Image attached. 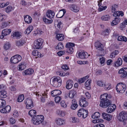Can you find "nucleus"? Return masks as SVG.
<instances>
[{"label":"nucleus","instance_id":"47","mask_svg":"<svg viewBox=\"0 0 127 127\" xmlns=\"http://www.w3.org/2000/svg\"><path fill=\"white\" fill-rule=\"evenodd\" d=\"M55 27L56 26L58 28L60 29L62 25V23L60 21H57L55 22Z\"/></svg>","mask_w":127,"mask_h":127},{"label":"nucleus","instance_id":"24","mask_svg":"<svg viewBox=\"0 0 127 127\" xmlns=\"http://www.w3.org/2000/svg\"><path fill=\"white\" fill-rule=\"evenodd\" d=\"M70 9L72 11L77 12L79 11V8L77 5L75 4H73L71 6Z\"/></svg>","mask_w":127,"mask_h":127},{"label":"nucleus","instance_id":"55","mask_svg":"<svg viewBox=\"0 0 127 127\" xmlns=\"http://www.w3.org/2000/svg\"><path fill=\"white\" fill-rule=\"evenodd\" d=\"M105 83L101 81H98L97 82V84L98 86L101 87H103Z\"/></svg>","mask_w":127,"mask_h":127},{"label":"nucleus","instance_id":"63","mask_svg":"<svg viewBox=\"0 0 127 127\" xmlns=\"http://www.w3.org/2000/svg\"><path fill=\"white\" fill-rule=\"evenodd\" d=\"M78 106L77 104H72L71 105V108L72 109L74 110L77 108Z\"/></svg>","mask_w":127,"mask_h":127},{"label":"nucleus","instance_id":"6","mask_svg":"<svg viewBox=\"0 0 127 127\" xmlns=\"http://www.w3.org/2000/svg\"><path fill=\"white\" fill-rule=\"evenodd\" d=\"M77 115L79 117L82 116L83 118H85L88 115V111L83 108H81L78 110Z\"/></svg>","mask_w":127,"mask_h":127},{"label":"nucleus","instance_id":"35","mask_svg":"<svg viewBox=\"0 0 127 127\" xmlns=\"http://www.w3.org/2000/svg\"><path fill=\"white\" fill-rule=\"evenodd\" d=\"M33 29V27L32 26H30L27 28L26 31L25 32V33L26 34H29L32 31Z\"/></svg>","mask_w":127,"mask_h":127},{"label":"nucleus","instance_id":"20","mask_svg":"<svg viewBox=\"0 0 127 127\" xmlns=\"http://www.w3.org/2000/svg\"><path fill=\"white\" fill-rule=\"evenodd\" d=\"M61 93V92L59 90H55L52 91L51 92L52 96L54 97L59 95Z\"/></svg>","mask_w":127,"mask_h":127},{"label":"nucleus","instance_id":"33","mask_svg":"<svg viewBox=\"0 0 127 127\" xmlns=\"http://www.w3.org/2000/svg\"><path fill=\"white\" fill-rule=\"evenodd\" d=\"M7 96V92L6 91H0V97L2 98H5Z\"/></svg>","mask_w":127,"mask_h":127},{"label":"nucleus","instance_id":"51","mask_svg":"<svg viewBox=\"0 0 127 127\" xmlns=\"http://www.w3.org/2000/svg\"><path fill=\"white\" fill-rule=\"evenodd\" d=\"M99 61L101 64H103V65L105 62V58L104 57H102L101 58H100Z\"/></svg>","mask_w":127,"mask_h":127},{"label":"nucleus","instance_id":"49","mask_svg":"<svg viewBox=\"0 0 127 127\" xmlns=\"http://www.w3.org/2000/svg\"><path fill=\"white\" fill-rule=\"evenodd\" d=\"M13 9L12 7L11 6H9L7 7L6 8V12L7 13H9Z\"/></svg>","mask_w":127,"mask_h":127},{"label":"nucleus","instance_id":"21","mask_svg":"<svg viewBox=\"0 0 127 127\" xmlns=\"http://www.w3.org/2000/svg\"><path fill=\"white\" fill-rule=\"evenodd\" d=\"M24 20L25 22L28 24H30L31 23L32 21V19L30 16L27 15H24Z\"/></svg>","mask_w":127,"mask_h":127},{"label":"nucleus","instance_id":"12","mask_svg":"<svg viewBox=\"0 0 127 127\" xmlns=\"http://www.w3.org/2000/svg\"><path fill=\"white\" fill-rule=\"evenodd\" d=\"M119 73L122 74L121 76L123 78L127 77V68H123L119 71Z\"/></svg>","mask_w":127,"mask_h":127},{"label":"nucleus","instance_id":"61","mask_svg":"<svg viewBox=\"0 0 127 127\" xmlns=\"http://www.w3.org/2000/svg\"><path fill=\"white\" fill-rule=\"evenodd\" d=\"M6 18V16L0 13V21H3V19H5Z\"/></svg>","mask_w":127,"mask_h":127},{"label":"nucleus","instance_id":"34","mask_svg":"<svg viewBox=\"0 0 127 127\" xmlns=\"http://www.w3.org/2000/svg\"><path fill=\"white\" fill-rule=\"evenodd\" d=\"M57 124L60 125H63L64 123V121L63 119L58 118L56 120Z\"/></svg>","mask_w":127,"mask_h":127},{"label":"nucleus","instance_id":"8","mask_svg":"<svg viewBox=\"0 0 127 127\" xmlns=\"http://www.w3.org/2000/svg\"><path fill=\"white\" fill-rule=\"evenodd\" d=\"M22 57L21 56L19 55H17L11 58L10 62L12 63L16 64L20 61Z\"/></svg>","mask_w":127,"mask_h":127},{"label":"nucleus","instance_id":"39","mask_svg":"<svg viewBox=\"0 0 127 127\" xmlns=\"http://www.w3.org/2000/svg\"><path fill=\"white\" fill-rule=\"evenodd\" d=\"M24 103L25 104L27 105V104H33V101L31 98H27L24 101Z\"/></svg>","mask_w":127,"mask_h":127},{"label":"nucleus","instance_id":"41","mask_svg":"<svg viewBox=\"0 0 127 127\" xmlns=\"http://www.w3.org/2000/svg\"><path fill=\"white\" fill-rule=\"evenodd\" d=\"M21 35L18 32H14L12 35L13 37H15L16 38H20Z\"/></svg>","mask_w":127,"mask_h":127},{"label":"nucleus","instance_id":"3","mask_svg":"<svg viewBox=\"0 0 127 127\" xmlns=\"http://www.w3.org/2000/svg\"><path fill=\"white\" fill-rule=\"evenodd\" d=\"M44 119V117L42 115L34 116L32 118V122L34 125H38L42 123Z\"/></svg>","mask_w":127,"mask_h":127},{"label":"nucleus","instance_id":"52","mask_svg":"<svg viewBox=\"0 0 127 127\" xmlns=\"http://www.w3.org/2000/svg\"><path fill=\"white\" fill-rule=\"evenodd\" d=\"M11 22L10 21L7 22H3L2 23V26L3 28L6 27L9 25L10 24Z\"/></svg>","mask_w":127,"mask_h":127},{"label":"nucleus","instance_id":"38","mask_svg":"<svg viewBox=\"0 0 127 127\" xmlns=\"http://www.w3.org/2000/svg\"><path fill=\"white\" fill-rule=\"evenodd\" d=\"M29 114L32 117H33L34 116H36L35 115L36 113V111L35 110H30L29 112Z\"/></svg>","mask_w":127,"mask_h":127},{"label":"nucleus","instance_id":"23","mask_svg":"<svg viewBox=\"0 0 127 127\" xmlns=\"http://www.w3.org/2000/svg\"><path fill=\"white\" fill-rule=\"evenodd\" d=\"M66 13L65 10L63 9L61 10L56 15L57 18H61Z\"/></svg>","mask_w":127,"mask_h":127},{"label":"nucleus","instance_id":"32","mask_svg":"<svg viewBox=\"0 0 127 127\" xmlns=\"http://www.w3.org/2000/svg\"><path fill=\"white\" fill-rule=\"evenodd\" d=\"M91 80L89 79L88 80L86 81L85 83V86L86 87V89L88 90H90V84L91 83Z\"/></svg>","mask_w":127,"mask_h":127},{"label":"nucleus","instance_id":"36","mask_svg":"<svg viewBox=\"0 0 127 127\" xmlns=\"http://www.w3.org/2000/svg\"><path fill=\"white\" fill-rule=\"evenodd\" d=\"M6 105L5 101L2 99H0V108L4 107Z\"/></svg>","mask_w":127,"mask_h":127},{"label":"nucleus","instance_id":"56","mask_svg":"<svg viewBox=\"0 0 127 127\" xmlns=\"http://www.w3.org/2000/svg\"><path fill=\"white\" fill-rule=\"evenodd\" d=\"M126 26V25L125 23H123L120 24L119 28L120 30H122Z\"/></svg>","mask_w":127,"mask_h":127},{"label":"nucleus","instance_id":"30","mask_svg":"<svg viewBox=\"0 0 127 127\" xmlns=\"http://www.w3.org/2000/svg\"><path fill=\"white\" fill-rule=\"evenodd\" d=\"M103 87L105 90H109L111 88V84L110 83H105Z\"/></svg>","mask_w":127,"mask_h":127},{"label":"nucleus","instance_id":"59","mask_svg":"<svg viewBox=\"0 0 127 127\" xmlns=\"http://www.w3.org/2000/svg\"><path fill=\"white\" fill-rule=\"evenodd\" d=\"M5 108V112L7 113L10 111L11 109V107L9 105H7L4 107Z\"/></svg>","mask_w":127,"mask_h":127},{"label":"nucleus","instance_id":"1","mask_svg":"<svg viewBox=\"0 0 127 127\" xmlns=\"http://www.w3.org/2000/svg\"><path fill=\"white\" fill-rule=\"evenodd\" d=\"M108 95L107 94L105 93L101 95L100 96V106L103 108H106L111 104V101L108 99Z\"/></svg>","mask_w":127,"mask_h":127},{"label":"nucleus","instance_id":"31","mask_svg":"<svg viewBox=\"0 0 127 127\" xmlns=\"http://www.w3.org/2000/svg\"><path fill=\"white\" fill-rule=\"evenodd\" d=\"M124 15V12L122 11H117L115 13H114L113 14V16H119L121 15L122 16H123Z\"/></svg>","mask_w":127,"mask_h":127},{"label":"nucleus","instance_id":"26","mask_svg":"<svg viewBox=\"0 0 127 127\" xmlns=\"http://www.w3.org/2000/svg\"><path fill=\"white\" fill-rule=\"evenodd\" d=\"M26 67V64L24 63H22L19 65L18 69L19 71H21L25 69Z\"/></svg>","mask_w":127,"mask_h":127},{"label":"nucleus","instance_id":"5","mask_svg":"<svg viewBox=\"0 0 127 127\" xmlns=\"http://www.w3.org/2000/svg\"><path fill=\"white\" fill-rule=\"evenodd\" d=\"M126 86V84L123 82L119 83L116 87V89L118 93H123L125 91Z\"/></svg>","mask_w":127,"mask_h":127},{"label":"nucleus","instance_id":"29","mask_svg":"<svg viewBox=\"0 0 127 127\" xmlns=\"http://www.w3.org/2000/svg\"><path fill=\"white\" fill-rule=\"evenodd\" d=\"M56 37L58 40L62 41L64 39V37L63 34H59L57 33L56 36Z\"/></svg>","mask_w":127,"mask_h":127},{"label":"nucleus","instance_id":"43","mask_svg":"<svg viewBox=\"0 0 127 127\" xmlns=\"http://www.w3.org/2000/svg\"><path fill=\"white\" fill-rule=\"evenodd\" d=\"M57 113L60 116L64 117L66 114V112L64 111L60 110L58 111Z\"/></svg>","mask_w":127,"mask_h":127},{"label":"nucleus","instance_id":"25","mask_svg":"<svg viewBox=\"0 0 127 127\" xmlns=\"http://www.w3.org/2000/svg\"><path fill=\"white\" fill-rule=\"evenodd\" d=\"M120 20V19L119 17H116L114 18V19L113 20L111 23V25L113 26L118 24Z\"/></svg>","mask_w":127,"mask_h":127},{"label":"nucleus","instance_id":"13","mask_svg":"<svg viewBox=\"0 0 127 127\" xmlns=\"http://www.w3.org/2000/svg\"><path fill=\"white\" fill-rule=\"evenodd\" d=\"M11 29H6L3 30L2 33V35L0 36V38L1 39H3L4 37L9 34L11 32Z\"/></svg>","mask_w":127,"mask_h":127},{"label":"nucleus","instance_id":"42","mask_svg":"<svg viewBox=\"0 0 127 127\" xmlns=\"http://www.w3.org/2000/svg\"><path fill=\"white\" fill-rule=\"evenodd\" d=\"M117 39L118 41H124L126 42L127 40V38L124 36H119L118 37Z\"/></svg>","mask_w":127,"mask_h":127},{"label":"nucleus","instance_id":"18","mask_svg":"<svg viewBox=\"0 0 127 127\" xmlns=\"http://www.w3.org/2000/svg\"><path fill=\"white\" fill-rule=\"evenodd\" d=\"M122 60L121 58H118L117 61L114 63L113 66L116 67H119L122 65Z\"/></svg>","mask_w":127,"mask_h":127},{"label":"nucleus","instance_id":"62","mask_svg":"<svg viewBox=\"0 0 127 127\" xmlns=\"http://www.w3.org/2000/svg\"><path fill=\"white\" fill-rule=\"evenodd\" d=\"M109 30L108 29H106L102 32V34L104 35H108V34Z\"/></svg>","mask_w":127,"mask_h":127},{"label":"nucleus","instance_id":"60","mask_svg":"<svg viewBox=\"0 0 127 127\" xmlns=\"http://www.w3.org/2000/svg\"><path fill=\"white\" fill-rule=\"evenodd\" d=\"M61 106L64 108H65L67 106L66 103L64 101H62L61 102Z\"/></svg>","mask_w":127,"mask_h":127},{"label":"nucleus","instance_id":"28","mask_svg":"<svg viewBox=\"0 0 127 127\" xmlns=\"http://www.w3.org/2000/svg\"><path fill=\"white\" fill-rule=\"evenodd\" d=\"M25 43L24 40L21 39L16 42V44L17 46L19 47L23 45Z\"/></svg>","mask_w":127,"mask_h":127},{"label":"nucleus","instance_id":"37","mask_svg":"<svg viewBox=\"0 0 127 127\" xmlns=\"http://www.w3.org/2000/svg\"><path fill=\"white\" fill-rule=\"evenodd\" d=\"M47 93L46 91H45L44 92V93L42 94V95L43 96L41 97L40 98L41 101V102L44 103L45 102V96H46Z\"/></svg>","mask_w":127,"mask_h":127},{"label":"nucleus","instance_id":"40","mask_svg":"<svg viewBox=\"0 0 127 127\" xmlns=\"http://www.w3.org/2000/svg\"><path fill=\"white\" fill-rule=\"evenodd\" d=\"M100 116V113L98 112H97L92 115V117L93 119L98 118H99Z\"/></svg>","mask_w":127,"mask_h":127},{"label":"nucleus","instance_id":"58","mask_svg":"<svg viewBox=\"0 0 127 127\" xmlns=\"http://www.w3.org/2000/svg\"><path fill=\"white\" fill-rule=\"evenodd\" d=\"M107 7L106 6H101L99 7L98 10L99 11H101L103 10H104L106 9Z\"/></svg>","mask_w":127,"mask_h":127},{"label":"nucleus","instance_id":"11","mask_svg":"<svg viewBox=\"0 0 127 127\" xmlns=\"http://www.w3.org/2000/svg\"><path fill=\"white\" fill-rule=\"evenodd\" d=\"M85 97H82L80 100L79 104V105L82 107H86L88 105V103L86 100Z\"/></svg>","mask_w":127,"mask_h":127},{"label":"nucleus","instance_id":"45","mask_svg":"<svg viewBox=\"0 0 127 127\" xmlns=\"http://www.w3.org/2000/svg\"><path fill=\"white\" fill-rule=\"evenodd\" d=\"M110 17L108 15H105L101 17V19L102 20L107 21L109 20Z\"/></svg>","mask_w":127,"mask_h":127},{"label":"nucleus","instance_id":"9","mask_svg":"<svg viewBox=\"0 0 127 127\" xmlns=\"http://www.w3.org/2000/svg\"><path fill=\"white\" fill-rule=\"evenodd\" d=\"M43 42V40L41 38L37 39L34 41V48L36 49L40 48Z\"/></svg>","mask_w":127,"mask_h":127},{"label":"nucleus","instance_id":"14","mask_svg":"<svg viewBox=\"0 0 127 127\" xmlns=\"http://www.w3.org/2000/svg\"><path fill=\"white\" fill-rule=\"evenodd\" d=\"M116 108L115 104H111L108 106L107 109V112L108 113H111L113 112Z\"/></svg>","mask_w":127,"mask_h":127},{"label":"nucleus","instance_id":"53","mask_svg":"<svg viewBox=\"0 0 127 127\" xmlns=\"http://www.w3.org/2000/svg\"><path fill=\"white\" fill-rule=\"evenodd\" d=\"M43 21L45 23L48 24L51 23L53 21V20L52 19L49 20L46 18L44 19Z\"/></svg>","mask_w":127,"mask_h":127},{"label":"nucleus","instance_id":"17","mask_svg":"<svg viewBox=\"0 0 127 127\" xmlns=\"http://www.w3.org/2000/svg\"><path fill=\"white\" fill-rule=\"evenodd\" d=\"M74 83L72 81L69 80H68L66 82V88L68 89H71L73 87Z\"/></svg>","mask_w":127,"mask_h":127},{"label":"nucleus","instance_id":"19","mask_svg":"<svg viewBox=\"0 0 127 127\" xmlns=\"http://www.w3.org/2000/svg\"><path fill=\"white\" fill-rule=\"evenodd\" d=\"M33 72L34 71L32 69L29 68L24 71L23 74L26 75H31L33 73Z\"/></svg>","mask_w":127,"mask_h":127},{"label":"nucleus","instance_id":"2","mask_svg":"<svg viewBox=\"0 0 127 127\" xmlns=\"http://www.w3.org/2000/svg\"><path fill=\"white\" fill-rule=\"evenodd\" d=\"M62 80L59 76L52 78L50 80V83L54 87H59L62 84Z\"/></svg>","mask_w":127,"mask_h":127},{"label":"nucleus","instance_id":"7","mask_svg":"<svg viewBox=\"0 0 127 127\" xmlns=\"http://www.w3.org/2000/svg\"><path fill=\"white\" fill-rule=\"evenodd\" d=\"M75 44L72 43H67L66 45V47L67 48V52L70 54H72L73 52V47H74Z\"/></svg>","mask_w":127,"mask_h":127},{"label":"nucleus","instance_id":"15","mask_svg":"<svg viewBox=\"0 0 127 127\" xmlns=\"http://www.w3.org/2000/svg\"><path fill=\"white\" fill-rule=\"evenodd\" d=\"M102 116L104 119L108 121H110L112 118L111 115L105 113H102Z\"/></svg>","mask_w":127,"mask_h":127},{"label":"nucleus","instance_id":"50","mask_svg":"<svg viewBox=\"0 0 127 127\" xmlns=\"http://www.w3.org/2000/svg\"><path fill=\"white\" fill-rule=\"evenodd\" d=\"M10 47V45L9 42H7L5 44L4 46V49L6 50H7L9 49Z\"/></svg>","mask_w":127,"mask_h":127},{"label":"nucleus","instance_id":"44","mask_svg":"<svg viewBox=\"0 0 127 127\" xmlns=\"http://www.w3.org/2000/svg\"><path fill=\"white\" fill-rule=\"evenodd\" d=\"M24 99V95H19L17 100V101L19 102H22Z\"/></svg>","mask_w":127,"mask_h":127},{"label":"nucleus","instance_id":"22","mask_svg":"<svg viewBox=\"0 0 127 127\" xmlns=\"http://www.w3.org/2000/svg\"><path fill=\"white\" fill-rule=\"evenodd\" d=\"M95 45L96 48L99 50H101L103 48V46L102 45L100 42L98 41L95 42Z\"/></svg>","mask_w":127,"mask_h":127},{"label":"nucleus","instance_id":"64","mask_svg":"<svg viewBox=\"0 0 127 127\" xmlns=\"http://www.w3.org/2000/svg\"><path fill=\"white\" fill-rule=\"evenodd\" d=\"M26 105V107L27 109H30L33 107V104H27Z\"/></svg>","mask_w":127,"mask_h":127},{"label":"nucleus","instance_id":"10","mask_svg":"<svg viewBox=\"0 0 127 127\" xmlns=\"http://www.w3.org/2000/svg\"><path fill=\"white\" fill-rule=\"evenodd\" d=\"M76 55L77 57L82 59L87 58L88 57V54L87 52L82 51L77 52Z\"/></svg>","mask_w":127,"mask_h":127},{"label":"nucleus","instance_id":"54","mask_svg":"<svg viewBox=\"0 0 127 127\" xmlns=\"http://www.w3.org/2000/svg\"><path fill=\"white\" fill-rule=\"evenodd\" d=\"M13 116L14 118H17L19 116V113L17 110H14L13 113Z\"/></svg>","mask_w":127,"mask_h":127},{"label":"nucleus","instance_id":"57","mask_svg":"<svg viewBox=\"0 0 127 127\" xmlns=\"http://www.w3.org/2000/svg\"><path fill=\"white\" fill-rule=\"evenodd\" d=\"M61 98L59 96H57L55 97V100L56 103H59L60 101Z\"/></svg>","mask_w":127,"mask_h":127},{"label":"nucleus","instance_id":"48","mask_svg":"<svg viewBox=\"0 0 127 127\" xmlns=\"http://www.w3.org/2000/svg\"><path fill=\"white\" fill-rule=\"evenodd\" d=\"M118 7V5H114L112 6V12L115 13L117 11L116 9Z\"/></svg>","mask_w":127,"mask_h":127},{"label":"nucleus","instance_id":"46","mask_svg":"<svg viewBox=\"0 0 127 127\" xmlns=\"http://www.w3.org/2000/svg\"><path fill=\"white\" fill-rule=\"evenodd\" d=\"M64 47L63 44L61 42L58 43L57 46L56 47V49H58V50H61Z\"/></svg>","mask_w":127,"mask_h":127},{"label":"nucleus","instance_id":"27","mask_svg":"<svg viewBox=\"0 0 127 127\" xmlns=\"http://www.w3.org/2000/svg\"><path fill=\"white\" fill-rule=\"evenodd\" d=\"M76 94V91L74 90H72L69 93L68 96L70 98H73Z\"/></svg>","mask_w":127,"mask_h":127},{"label":"nucleus","instance_id":"16","mask_svg":"<svg viewBox=\"0 0 127 127\" xmlns=\"http://www.w3.org/2000/svg\"><path fill=\"white\" fill-rule=\"evenodd\" d=\"M55 15L54 11L51 10H49L46 13V16L49 18L51 19L54 17Z\"/></svg>","mask_w":127,"mask_h":127},{"label":"nucleus","instance_id":"4","mask_svg":"<svg viewBox=\"0 0 127 127\" xmlns=\"http://www.w3.org/2000/svg\"><path fill=\"white\" fill-rule=\"evenodd\" d=\"M117 118L119 121L124 122V125H125V122L127 119V113L124 111H122L118 116Z\"/></svg>","mask_w":127,"mask_h":127}]
</instances>
